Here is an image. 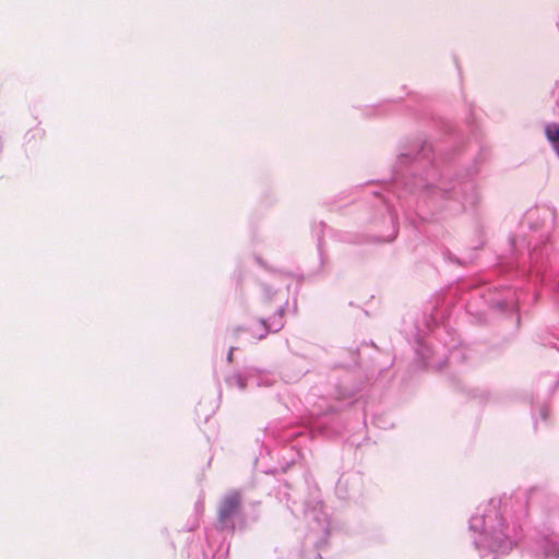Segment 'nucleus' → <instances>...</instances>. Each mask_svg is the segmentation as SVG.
<instances>
[{
	"label": "nucleus",
	"mask_w": 559,
	"mask_h": 559,
	"mask_svg": "<svg viewBox=\"0 0 559 559\" xmlns=\"http://www.w3.org/2000/svg\"><path fill=\"white\" fill-rule=\"evenodd\" d=\"M469 530L479 532L483 535L481 540H474L477 548L483 544H487L489 538L498 542L501 536L508 537V527L504 526V519L493 509H490L484 515L472 516L469 520Z\"/></svg>",
	"instance_id": "obj_1"
},
{
	"label": "nucleus",
	"mask_w": 559,
	"mask_h": 559,
	"mask_svg": "<svg viewBox=\"0 0 559 559\" xmlns=\"http://www.w3.org/2000/svg\"><path fill=\"white\" fill-rule=\"evenodd\" d=\"M545 134L552 147L559 154V123H548L545 127Z\"/></svg>",
	"instance_id": "obj_3"
},
{
	"label": "nucleus",
	"mask_w": 559,
	"mask_h": 559,
	"mask_svg": "<svg viewBox=\"0 0 559 559\" xmlns=\"http://www.w3.org/2000/svg\"><path fill=\"white\" fill-rule=\"evenodd\" d=\"M546 546L544 550V556L546 558L554 557L559 558V546L555 543H550V540L545 539Z\"/></svg>",
	"instance_id": "obj_5"
},
{
	"label": "nucleus",
	"mask_w": 559,
	"mask_h": 559,
	"mask_svg": "<svg viewBox=\"0 0 559 559\" xmlns=\"http://www.w3.org/2000/svg\"><path fill=\"white\" fill-rule=\"evenodd\" d=\"M249 332L254 340H262L269 333V328L265 324V321L260 320L255 321L252 326L249 329Z\"/></svg>",
	"instance_id": "obj_4"
},
{
	"label": "nucleus",
	"mask_w": 559,
	"mask_h": 559,
	"mask_svg": "<svg viewBox=\"0 0 559 559\" xmlns=\"http://www.w3.org/2000/svg\"><path fill=\"white\" fill-rule=\"evenodd\" d=\"M241 497L238 491L227 493L218 509V524L221 528L234 530V516L240 509Z\"/></svg>",
	"instance_id": "obj_2"
},
{
	"label": "nucleus",
	"mask_w": 559,
	"mask_h": 559,
	"mask_svg": "<svg viewBox=\"0 0 559 559\" xmlns=\"http://www.w3.org/2000/svg\"><path fill=\"white\" fill-rule=\"evenodd\" d=\"M233 353H234V347H231V348L229 349V353H228V357H227V359H228V361H229V362H231V361H233Z\"/></svg>",
	"instance_id": "obj_7"
},
{
	"label": "nucleus",
	"mask_w": 559,
	"mask_h": 559,
	"mask_svg": "<svg viewBox=\"0 0 559 559\" xmlns=\"http://www.w3.org/2000/svg\"><path fill=\"white\" fill-rule=\"evenodd\" d=\"M507 546L498 545L497 547H493L492 544H489V547L492 549V551H506L507 549H510L512 546V542L507 538Z\"/></svg>",
	"instance_id": "obj_6"
},
{
	"label": "nucleus",
	"mask_w": 559,
	"mask_h": 559,
	"mask_svg": "<svg viewBox=\"0 0 559 559\" xmlns=\"http://www.w3.org/2000/svg\"><path fill=\"white\" fill-rule=\"evenodd\" d=\"M503 512L507 514L508 513V507H507V503H504L503 506Z\"/></svg>",
	"instance_id": "obj_8"
}]
</instances>
